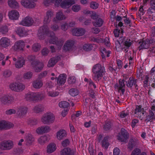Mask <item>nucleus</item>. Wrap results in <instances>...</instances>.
<instances>
[{
    "mask_svg": "<svg viewBox=\"0 0 155 155\" xmlns=\"http://www.w3.org/2000/svg\"><path fill=\"white\" fill-rule=\"evenodd\" d=\"M70 141L68 139H65L61 142V145L64 147H66L69 145Z\"/></svg>",
    "mask_w": 155,
    "mask_h": 155,
    "instance_id": "6e6d98bb",
    "label": "nucleus"
},
{
    "mask_svg": "<svg viewBox=\"0 0 155 155\" xmlns=\"http://www.w3.org/2000/svg\"><path fill=\"white\" fill-rule=\"evenodd\" d=\"M8 3L9 6L11 8H16L18 7V3L15 0H8Z\"/></svg>",
    "mask_w": 155,
    "mask_h": 155,
    "instance_id": "c756f323",
    "label": "nucleus"
},
{
    "mask_svg": "<svg viewBox=\"0 0 155 155\" xmlns=\"http://www.w3.org/2000/svg\"><path fill=\"white\" fill-rule=\"evenodd\" d=\"M25 43L23 40H19L16 41L14 46L13 49L15 51H21L23 50Z\"/></svg>",
    "mask_w": 155,
    "mask_h": 155,
    "instance_id": "9b49d317",
    "label": "nucleus"
},
{
    "mask_svg": "<svg viewBox=\"0 0 155 155\" xmlns=\"http://www.w3.org/2000/svg\"><path fill=\"white\" fill-rule=\"evenodd\" d=\"M137 145V141L133 139H130L129 140L128 144V148L132 150L134 147Z\"/></svg>",
    "mask_w": 155,
    "mask_h": 155,
    "instance_id": "7c9ffc66",
    "label": "nucleus"
},
{
    "mask_svg": "<svg viewBox=\"0 0 155 155\" xmlns=\"http://www.w3.org/2000/svg\"><path fill=\"white\" fill-rule=\"evenodd\" d=\"M72 33L73 35L81 36L85 33V30L81 28H76L72 29Z\"/></svg>",
    "mask_w": 155,
    "mask_h": 155,
    "instance_id": "2eb2a0df",
    "label": "nucleus"
},
{
    "mask_svg": "<svg viewBox=\"0 0 155 155\" xmlns=\"http://www.w3.org/2000/svg\"><path fill=\"white\" fill-rule=\"evenodd\" d=\"M27 112V108L26 107H21L18 111V114L20 115H23L25 114Z\"/></svg>",
    "mask_w": 155,
    "mask_h": 155,
    "instance_id": "49530a36",
    "label": "nucleus"
},
{
    "mask_svg": "<svg viewBox=\"0 0 155 155\" xmlns=\"http://www.w3.org/2000/svg\"><path fill=\"white\" fill-rule=\"evenodd\" d=\"M74 44V41L73 40H68L65 44L64 46V50L66 51H69L72 49Z\"/></svg>",
    "mask_w": 155,
    "mask_h": 155,
    "instance_id": "4468645a",
    "label": "nucleus"
},
{
    "mask_svg": "<svg viewBox=\"0 0 155 155\" xmlns=\"http://www.w3.org/2000/svg\"><path fill=\"white\" fill-rule=\"evenodd\" d=\"M13 146V143L11 141L4 140L0 144V149L2 150H9Z\"/></svg>",
    "mask_w": 155,
    "mask_h": 155,
    "instance_id": "423d86ee",
    "label": "nucleus"
},
{
    "mask_svg": "<svg viewBox=\"0 0 155 155\" xmlns=\"http://www.w3.org/2000/svg\"><path fill=\"white\" fill-rule=\"evenodd\" d=\"M8 28L7 26H4L0 28V32L2 34H5L8 32Z\"/></svg>",
    "mask_w": 155,
    "mask_h": 155,
    "instance_id": "3c124183",
    "label": "nucleus"
},
{
    "mask_svg": "<svg viewBox=\"0 0 155 155\" xmlns=\"http://www.w3.org/2000/svg\"><path fill=\"white\" fill-rule=\"evenodd\" d=\"M48 137L46 135L41 137L38 140V142L41 144H43L46 142L48 141Z\"/></svg>",
    "mask_w": 155,
    "mask_h": 155,
    "instance_id": "e433bc0d",
    "label": "nucleus"
},
{
    "mask_svg": "<svg viewBox=\"0 0 155 155\" xmlns=\"http://www.w3.org/2000/svg\"><path fill=\"white\" fill-rule=\"evenodd\" d=\"M12 74L11 71L9 70L5 71L3 73V75L5 77H8L10 76Z\"/></svg>",
    "mask_w": 155,
    "mask_h": 155,
    "instance_id": "69168bd1",
    "label": "nucleus"
},
{
    "mask_svg": "<svg viewBox=\"0 0 155 155\" xmlns=\"http://www.w3.org/2000/svg\"><path fill=\"white\" fill-rule=\"evenodd\" d=\"M32 76V73L29 71L24 74V78L26 79H30L31 78Z\"/></svg>",
    "mask_w": 155,
    "mask_h": 155,
    "instance_id": "13d9d810",
    "label": "nucleus"
},
{
    "mask_svg": "<svg viewBox=\"0 0 155 155\" xmlns=\"http://www.w3.org/2000/svg\"><path fill=\"white\" fill-rule=\"evenodd\" d=\"M74 151L70 148H65L61 151V155H74Z\"/></svg>",
    "mask_w": 155,
    "mask_h": 155,
    "instance_id": "5701e85b",
    "label": "nucleus"
},
{
    "mask_svg": "<svg viewBox=\"0 0 155 155\" xmlns=\"http://www.w3.org/2000/svg\"><path fill=\"white\" fill-rule=\"evenodd\" d=\"M28 58L30 61L31 65H32V62H36L37 60H35V57L34 56L30 55L28 57Z\"/></svg>",
    "mask_w": 155,
    "mask_h": 155,
    "instance_id": "052dcab7",
    "label": "nucleus"
},
{
    "mask_svg": "<svg viewBox=\"0 0 155 155\" xmlns=\"http://www.w3.org/2000/svg\"><path fill=\"white\" fill-rule=\"evenodd\" d=\"M56 149L55 144L53 143H51L48 146L47 151L48 153H51L54 152Z\"/></svg>",
    "mask_w": 155,
    "mask_h": 155,
    "instance_id": "cd10ccee",
    "label": "nucleus"
},
{
    "mask_svg": "<svg viewBox=\"0 0 155 155\" xmlns=\"http://www.w3.org/2000/svg\"><path fill=\"white\" fill-rule=\"evenodd\" d=\"M21 150L19 148L15 149L13 150V153L17 155H18L21 153Z\"/></svg>",
    "mask_w": 155,
    "mask_h": 155,
    "instance_id": "e2e57ef3",
    "label": "nucleus"
},
{
    "mask_svg": "<svg viewBox=\"0 0 155 155\" xmlns=\"http://www.w3.org/2000/svg\"><path fill=\"white\" fill-rule=\"evenodd\" d=\"M135 79L133 77H130L129 78L128 81H126V86L128 87L131 88L133 85L134 80Z\"/></svg>",
    "mask_w": 155,
    "mask_h": 155,
    "instance_id": "c9c22d12",
    "label": "nucleus"
},
{
    "mask_svg": "<svg viewBox=\"0 0 155 155\" xmlns=\"http://www.w3.org/2000/svg\"><path fill=\"white\" fill-rule=\"evenodd\" d=\"M93 45L90 44H84L83 46V49L86 51H90L93 49Z\"/></svg>",
    "mask_w": 155,
    "mask_h": 155,
    "instance_id": "37998d69",
    "label": "nucleus"
},
{
    "mask_svg": "<svg viewBox=\"0 0 155 155\" xmlns=\"http://www.w3.org/2000/svg\"><path fill=\"white\" fill-rule=\"evenodd\" d=\"M14 125L11 122L5 120H0V130L10 129Z\"/></svg>",
    "mask_w": 155,
    "mask_h": 155,
    "instance_id": "6e6552de",
    "label": "nucleus"
},
{
    "mask_svg": "<svg viewBox=\"0 0 155 155\" xmlns=\"http://www.w3.org/2000/svg\"><path fill=\"white\" fill-rule=\"evenodd\" d=\"M60 59V57L58 56L51 58L49 60L48 62V67H53Z\"/></svg>",
    "mask_w": 155,
    "mask_h": 155,
    "instance_id": "f3484780",
    "label": "nucleus"
},
{
    "mask_svg": "<svg viewBox=\"0 0 155 155\" xmlns=\"http://www.w3.org/2000/svg\"><path fill=\"white\" fill-rule=\"evenodd\" d=\"M44 107L43 105H38L36 106L34 108L35 112L37 113H39L44 111Z\"/></svg>",
    "mask_w": 155,
    "mask_h": 155,
    "instance_id": "4c0bfd02",
    "label": "nucleus"
},
{
    "mask_svg": "<svg viewBox=\"0 0 155 155\" xmlns=\"http://www.w3.org/2000/svg\"><path fill=\"white\" fill-rule=\"evenodd\" d=\"M33 20L31 17L27 16L20 22L19 24L23 26H30L33 24Z\"/></svg>",
    "mask_w": 155,
    "mask_h": 155,
    "instance_id": "0eeeda50",
    "label": "nucleus"
},
{
    "mask_svg": "<svg viewBox=\"0 0 155 155\" xmlns=\"http://www.w3.org/2000/svg\"><path fill=\"white\" fill-rule=\"evenodd\" d=\"M69 104L66 101H62L60 102L59 104V106L61 108H64L68 107L69 106Z\"/></svg>",
    "mask_w": 155,
    "mask_h": 155,
    "instance_id": "a18cd8bd",
    "label": "nucleus"
},
{
    "mask_svg": "<svg viewBox=\"0 0 155 155\" xmlns=\"http://www.w3.org/2000/svg\"><path fill=\"white\" fill-rule=\"evenodd\" d=\"M46 35L48 37L51 38V39L49 40V42L50 43L54 44V42H55L56 39L57 38L55 36L54 33L53 31H48Z\"/></svg>",
    "mask_w": 155,
    "mask_h": 155,
    "instance_id": "393cba45",
    "label": "nucleus"
},
{
    "mask_svg": "<svg viewBox=\"0 0 155 155\" xmlns=\"http://www.w3.org/2000/svg\"><path fill=\"white\" fill-rule=\"evenodd\" d=\"M92 72L94 74L93 77V79L96 81H99L102 77L103 75L105 72L104 68L102 66L99 64H97L94 65L93 67Z\"/></svg>",
    "mask_w": 155,
    "mask_h": 155,
    "instance_id": "f257e3e1",
    "label": "nucleus"
},
{
    "mask_svg": "<svg viewBox=\"0 0 155 155\" xmlns=\"http://www.w3.org/2000/svg\"><path fill=\"white\" fill-rule=\"evenodd\" d=\"M141 153V150L139 148H136L134 150L131 155H139Z\"/></svg>",
    "mask_w": 155,
    "mask_h": 155,
    "instance_id": "4d7b16f0",
    "label": "nucleus"
},
{
    "mask_svg": "<svg viewBox=\"0 0 155 155\" xmlns=\"http://www.w3.org/2000/svg\"><path fill=\"white\" fill-rule=\"evenodd\" d=\"M146 42L147 44V45H148L149 48V47L150 45V44H152L153 43H154L155 41H154L153 38H151L149 39L148 38H147L146 39Z\"/></svg>",
    "mask_w": 155,
    "mask_h": 155,
    "instance_id": "774afa93",
    "label": "nucleus"
},
{
    "mask_svg": "<svg viewBox=\"0 0 155 155\" xmlns=\"http://www.w3.org/2000/svg\"><path fill=\"white\" fill-rule=\"evenodd\" d=\"M76 78L74 76L70 77L68 79V82L69 84H73L76 82Z\"/></svg>",
    "mask_w": 155,
    "mask_h": 155,
    "instance_id": "8fccbe9b",
    "label": "nucleus"
},
{
    "mask_svg": "<svg viewBox=\"0 0 155 155\" xmlns=\"http://www.w3.org/2000/svg\"><path fill=\"white\" fill-rule=\"evenodd\" d=\"M26 141L27 144H31L34 141V138L32 135L30 134H28L26 135Z\"/></svg>",
    "mask_w": 155,
    "mask_h": 155,
    "instance_id": "2f4dec72",
    "label": "nucleus"
},
{
    "mask_svg": "<svg viewBox=\"0 0 155 155\" xmlns=\"http://www.w3.org/2000/svg\"><path fill=\"white\" fill-rule=\"evenodd\" d=\"M81 7L80 5H75L73 6L72 10L75 12H77L80 10Z\"/></svg>",
    "mask_w": 155,
    "mask_h": 155,
    "instance_id": "864d4df0",
    "label": "nucleus"
},
{
    "mask_svg": "<svg viewBox=\"0 0 155 155\" xmlns=\"http://www.w3.org/2000/svg\"><path fill=\"white\" fill-rule=\"evenodd\" d=\"M21 5L25 8H34L36 5L35 3L30 0H22L21 1Z\"/></svg>",
    "mask_w": 155,
    "mask_h": 155,
    "instance_id": "1a4fd4ad",
    "label": "nucleus"
},
{
    "mask_svg": "<svg viewBox=\"0 0 155 155\" xmlns=\"http://www.w3.org/2000/svg\"><path fill=\"white\" fill-rule=\"evenodd\" d=\"M54 117L51 113H47L42 116L41 120L45 124H49L53 123L54 120Z\"/></svg>",
    "mask_w": 155,
    "mask_h": 155,
    "instance_id": "7ed1b4c3",
    "label": "nucleus"
},
{
    "mask_svg": "<svg viewBox=\"0 0 155 155\" xmlns=\"http://www.w3.org/2000/svg\"><path fill=\"white\" fill-rule=\"evenodd\" d=\"M67 134L65 130H61L57 133V137L59 140L64 138L67 136Z\"/></svg>",
    "mask_w": 155,
    "mask_h": 155,
    "instance_id": "b1692460",
    "label": "nucleus"
},
{
    "mask_svg": "<svg viewBox=\"0 0 155 155\" xmlns=\"http://www.w3.org/2000/svg\"><path fill=\"white\" fill-rule=\"evenodd\" d=\"M43 83L41 81L36 80L33 83V87L36 88H39L42 85Z\"/></svg>",
    "mask_w": 155,
    "mask_h": 155,
    "instance_id": "58836bf2",
    "label": "nucleus"
},
{
    "mask_svg": "<svg viewBox=\"0 0 155 155\" xmlns=\"http://www.w3.org/2000/svg\"><path fill=\"white\" fill-rule=\"evenodd\" d=\"M13 100V98L9 95H5L0 98V101L1 103L4 104H11Z\"/></svg>",
    "mask_w": 155,
    "mask_h": 155,
    "instance_id": "9d476101",
    "label": "nucleus"
},
{
    "mask_svg": "<svg viewBox=\"0 0 155 155\" xmlns=\"http://www.w3.org/2000/svg\"><path fill=\"white\" fill-rule=\"evenodd\" d=\"M64 41L61 40L59 39L58 40L57 38L56 39V40L54 42V44L55 43L59 47L58 48H61V46L63 44Z\"/></svg>",
    "mask_w": 155,
    "mask_h": 155,
    "instance_id": "de8ad7c7",
    "label": "nucleus"
},
{
    "mask_svg": "<svg viewBox=\"0 0 155 155\" xmlns=\"http://www.w3.org/2000/svg\"><path fill=\"white\" fill-rule=\"evenodd\" d=\"M142 110V106L141 105L136 106V108L134 111V114H137L141 112Z\"/></svg>",
    "mask_w": 155,
    "mask_h": 155,
    "instance_id": "5fc2aeb1",
    "label": "nucleus"
},
{
    "mask_svg": "<svg viewBox=\"0 0 155 155\" xmlns=\"http://www.w3.org/2000/svg\"><path fill=\"white\" fill-rule=\"evenodd\" d=\"M131 40L130 39H125V38L122 37V41L121 43L123 44L127 48H129L132 44V41H130Z\"/></svg>",
    "mask_w": 155,
    "mask_h": 155,
    "instance_id": "a878e982",
    "label": "nucleus"
},
{
    "mask_svg": "<svg viewBox=\"0 0 155 155\" xmlns=\"http://www.w3.org/2000/svg\"><path fill=\"white\" fill-rule=\"evenodd\" d=\"M43 127L44 133H48L51 130L50 127L48 126H43Z\"/></svg>",
    "mask_w": 155,
    "mask_h": 155,
    "instance_id": "338daca9",
    "label": "nucleus"
},
{
    "mask_svg": "<svg viewBox=\"0 0 155 155\" xmlns=\"http://www.w3.org/2000/svg\"><path fill=\"white\" fill-rule=\"evenodd\" d=\"M70 5L68 0H65L61 2L60 4V6L61 8H65L70 7L71 6Z\"/></svg>",
    "mask_w": 155,
    "mask_h": 155,
    "instance_id": "c03bdc74",
    "label": "nucleus"
},
{
    "mask_svg": "<svg viewBox=\"0 0 155 155\" xmlns=\"http://www.w3.org/2000/svg\"><path fill=\"white\" fill-rule=\"evenodd\" d=\"M137 42L138 43V48L139 51L143 49H147L149 48L148 45L146 40L140 39L137 41Z\"/></svg>",
    "mask_w": 155,
    "mask_h": 155,
    "instance_id": "a211bd4d",
    "label": "nucleus"
},
{
    "mask_svg": "<svg viewBox=\"0 0 155 155\" xmlns=\"http://www.w3.org/2000/svg\"><path fill=\"white\" fill-rule=\"evenodd\" d=\"M41 45L38 43H35L32 45V50L35 52H37L40 49Z\"/></svg>",
    "mask_w": 155,
    "mask_h": 155,
    "instance_id": "a19ab883",
    "label": "nucleus"
},
{
    "mask_svg": "<svg viewBox=\"0 0 155 155\" xmlns=\"http://www.w3.org/2000/svg\"><path fill=\"white\" fill-rule=\"evenodd\" d=\"M43 127L41 126L38 128L36 130L37 133L39 134H41L44 133Z\"/></svg>",
    "mask_w": 155,
    "mask_h": 155,
    "instance_id": "0e129e2a",
    "label": "nucleus"
},
{
    "mask_svg": "<svg viewBox=\"0 0 155 155\" xmlns=\"http://www.w3.org/2000/svg\"><path fill=\"white\" fill-rule=\"evenodd\" d=\"M31 66L34 68V69L36 72H39L43 67V64L38 61L32 62Z\"/></svg>",
    "mask_w": 155,
    "mask_h": 155,
    "instance_id": "f8f14e48",
    "label": "nucleus"
},
{
    "mask_svg": "<svg viewBox=\"0 0 155 155\" xmlns=\"http://www.w3.org/2000/svg\"><path fill=\"white\" fill-rule=\"evenodd\" d=\"M9 18L12 20L17 19L19 16V15L18 12L15 10L11 11L8 14Z\"/></svg>",
    "mask_w": 155,
    "mask_h": 155,
    "instance_id": "4be33fe9",
    "label": "nucleus"
},
{
    "mask_svg": "<svg viewBox=\"0 0 155 155\" xmlns=\"http://www.w3.org/2000/svg\"><path fill=\"white\" fill-rule=\"evenodd\" d=\"M15 31L17 34L20 37H23L27 35V31L24 27H20L16 28Z\"/></svg>",
    "mask_w": 155,
    "mask_h": 155,
    "instance_id": "ddd939ff",
    "label": "nucleus"
},
{
    "mask_svg": "<svg viewBox=\"0 0 155 155\" xmlns=\"http://www.w3.org/2000/svg\"><path fill=\"white\" fill-rule=\"evenodd\" d=\"M98 6V4L95 2H91L90 3V7L94 9H97Z\"/></svg>",
    "mask_w": 155,
    "mask_h": 155,
    "instance_id": "09e8293b",
    "label": "nucleus"
},
{
    "mask_svg": "<svg viewBox=\"0 0 155 155\" xmlns=\"http://www.w3.org/2000/svg\"><path fill=\"white\" fill-rule=\"evenodd\" d=\"M44 98V96L42 94L33 92L27 94L26 96V98L27 101H34L41 100Z\"/></svg>",
    "mask_w": 155,
    "mask_h": 155,
    "instance_id": "f03ea898",
    "label": "nucleus"
},
{
    "mask_svg": "<svg viewBox=\"0 0 155 155\" xmlns=\"http://www.w3.org/2000/svg\"><path fill=\"white\" fill-rule=\"evenodd\" d=\"M10 44V41L7 38L4 37L0 40V45L3 47L6 48Z\"/></svg>",
    "mask_w": 155,
    "mask_h": 155,
    "instance_id": "412c9836",
    "label": "nucleus"
},
{
    "mask_svg": "<svg viewBox=\"0 0 155 155\" xmlns=\"http://www.w3.org/2000/svg\"><path fill=\"white\" fill-rule=\"evenodd\" d=\"M16 112L15 110L14 109H10L7 110L5 111V114L7 115H9L12 114H15Z\"/></svg>",
    "mask_w": 155,
    "mask_h": 155,
    "instance_id": "bf43d9fd",
    "label": "nucleus"
},
{
    "mask_svg": "<svg viewBox=\"0 0 155 155\" xmlns=\"http://www.w3.org/2000/svg\"><path fill=\"white\" fill-rule=\"evenodd\" d=\"M69 93L71 96L74 97L79 94V91L77 89L72 88L69 90Z\"/></svg>",
    "mask_w": 155,
    "mask_h": 155,
    "instance_id": "72a5a7b5",
    "label": "nucleus"
},
{
    "mask_svg": "<svg viewBox=\"0 0 155 155\" xmlns=\"http://www.w3.org/2000/svg\"><path fill=\"white\" fill-rule=\"evenodd\" d=\"M25 64V60L23 59L20 58L19 59L15 64V67L18 68H20L24 65Z\"/></svg>",
    "mask_w": 155,
    "mask_h": 155,
    "instance_id": "473e14b6",
    "label": "nucleus"
},
{
    "mask_svg": "<svg viewBox=\"0 0 155 155\" xmlns=\"http://www.w3.org/2000/svg\"><path fill=\"white\" fill-rule=\"evenodd\" d=\"M101 51L102 53H104V54L106 55L107 57H108L110 56L109 54L110 53V51H107L105 48H103Z\"/></svg>",
    "mask_w": 155,
    "mask_h": 155,
    "instance_id": "680f3d73",
    "label": "nucleus"
},
{
    "mask_svg": "<svg viewBox=\"0 0 155 155\" xmlns=\"http://www.w3.org/2000/svg\"><path fill=\"white\" fill-rule=\"evenodd\" d=\"M117 139L121 142H126L129 137V134L127 131L124 128H122L120 133L117 136Z\"/></svg>",
    "mask_w": 155,
    "mask_h": 155,
    "instance_id": "39448f33",
    "label": "nucleus"
},
{
    "mask_svg": "<svg viewBox=\"0 0 155 155\" xmlns=\"http://www.w3.org/2000/svg\"><path fill=\"white\" fill-rule=\"evenodd\" d=\"M53 15V12L51 11H48L46 13V16L45 17L44 20V24L49 23L51 17Z\"/></svg>",
    "mask_w": 155,
    "mask_h": 155,
    "instance_id": "bb28decb",
    "label": "nucleus"
},
{
    "mask_svg": "<svg viewBox=\"0 0 155 155\" xmlns=\"http://www.w3.org/2000/svg\"><path fill=\"white\" fill-rule=\"evenodd\" d=\"M116 28L114 29L113 32L115 36L116 37H118L119 36V34H120V33H123V30L121 28H120V29H121V30L120 29H118V27H117V25H116Z\"/></svg>",
    "mask_w": 155,
    "mask_h": 155,
    "instance_id": "f704fd0d",
    "label": "nucleus"
},
{
    "mask_svg": "<svg viewBox=\"0 0 155 155\" xmlns=\"http://www.w3.org/2000/svg\"><path fill=\"white\" fill-rule=\"evenodd\" d=\"M113 126V122L109 120L105 122L104 124L103 125V127L105 131H109L111 130Z\"/></svg>",
    "mask_w": 155,
    "mask_h": 155,
    "instance_id": "dca6fc26",
    "label": "nucleus"
},
{
    "mask_svg": "<svg viewBox=\"0 0 155 155\" xmlns=\"http://www.w3.org/2000/svg\"><path fill=\"white\" fill-rule=\"evenodd\" d=\"M104 21L103 20L100 18H98L96 19V21L92 22L94 26L96 27H101L103 24Z\"/></svg>",
    "mask_w": 155,
    "mask_h": 155,
    "instance_id": "c85d7f7f",
    "label": "nucleus"
},
{
    "mask_svg": "<svg viewBox=\"0 0 155 155\" xmlns=\"http://www.w3.org/2000/svg\"><path fill=\"white\" fill-rule=\"evenodd\" d=\"M146 119L145 122H153L154 120H155V115L153 111L152 110H149L148 114L146 117Z\"/></svg>",
    "mask_w": 155,
    "mask_h": 155,
    "instance_id": "6ab92c4d",
    "label": "nucleus"
},
{
    "mask_svg": "<svg viewBox=\"0 0 155 155\" xmlns=\"http://www.w3.org/2000/svg\"><path fill=\"white\" fill-rule=\"evenodd\" d=\"M67 76L65 74H60L57 78V83L60 85L64 84L66 82Z\"/></svg>",
    "mask_w": 155,
    "mask_h": 155,
    "instance_id": "aec40b11",
    "label": "nucleus"
},
{
    "mask_svg": "<svg viewBox=\"0 0 155 155\" xmlns=\"http://www.w3.org/2000/svg\"><path fill=\"white\" fill-rule=\"evenodd\" d=\"M64 15L62 13L59 12L57 13L56 15V18L59 20H62L64 19Z\"/></svg>",
    "mask_w": 155,
    "mask_h": 155,
    "instance_id": "603ef678",
    "label": "nucleus"
},
{
    "mask_svg": "<svg viewBox=\"0 0 155 155\" xmlns=\"http://www.w3.org/2000/svg\"><path fill=\"white\" fill-rule=\"evenodd\" d=\"M48 31V26L44 24L40 27L38 30V34L39 38L41 39H44L45 35H47Z\"/></svg>",
    "mask_w": 155,
    "mask_h": 155,
    "instance_id": "20e7f679",
    "label": "nucleus"
},
{
    "mask_svg": "<svg viewBox=\"0 0 155 155\" xmlns=\"http://www.w3.org/2000/svg\"><path fill=\"white\" fill-rule=\"evenodd\" d=\"M119 91L121 90L122 92V94H123L124 93L125 91V83L123 82H122L120 81V80H119Z\"/></svg>",
    "mask_w": 155,
    "mask_h": 155,
    "instance_id": "ea45409f",
    "label": "nucleus"
},
{
    "mask_svg": "<svg viewBox=\"0 0 155 155\" xmlns=\"http://www.w3.org/2000/svg\"><path fill=\"white\" fill-rule=\"evenodd\" d=\"M16 88L15 91H18L25 88V86L21 83H16Z\"/></svg>",
    "mask_w": 155,
    "mask_h": 155,
    "instance_id": "79ce46f5",
    "label": "nucleus"
}]
</instances>
